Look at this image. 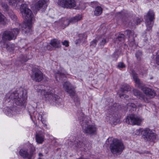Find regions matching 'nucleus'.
Masks as SVG:
<instances>
[{
	"mask_svg": "<svg viewBox=\"0 0 159 159\" xmlns=\"http://www.w3.org/2000/svg\"><path fill=\"white\" fill-rule=\"evenodd\" d=\"M142 55V52L140 51H138L135 54V56L138 60H140Z\"/></svg>",
	"mask_w": 159,
	"mask_h": 159,
	"instance_id": "nucleus-28",
	"label": "nucleus"
},
{
	"mask_svg": "<svg viewBox=\"0 0 159 159\" xmlns=\"http://www.w3.org/2000/svg\"><path fill=\"white\" fill-rule=\"evenodd\" d=\"M63 88L71 97L75 96V88L69 82L66 81L63 84Z\"/></svg>",
	"mask_w": 159,
	"mask_h": 159,
	"instance_id": "nucleus-10",
	"label": "nucleus"
},
{
	"mask_svg": "<svg viewBox=\"0 0 159 159\" xmlns=\"http://www.w3.org/2000/svg\"><path fill=\"white\" fill-rule=\"evenodd\" d=\"M133 92L134 94L136 96L138 97L139 98L141 99H143V101L146 102H148L147 98H146L144 96H143L142 94H140V92L136 89H134L133 90Z\"/></svg>",
	"mask_w": 159,
	"mask_h": 159,
	"instance_id": "nucleus-16",
	"label": "nucleus"
},
{
	"mask_svg": "<svg viewBox=\"0 0 159 159\" xmlns=\"http://www.w3.org/2000/svg\"><path fill=\"white\" fill-rule=\"evenodd\" d=\"M19 32V30L17 28L11 30L10 31L5 32L3 33L2 39L0 42L1 46L4 47L6 45L7 48V41L15 39Z\"/></svg>",
	"mask_w": 159,
	"mask_h": 159,
	"instance_id": "nucleus-4",
	"label": "nucleus"
},
{
	"mask_svg": "<svg viewBox=\"0 0 159 159\" xmlns=\"http://www.w3.org/2000/svg\"><path fill=\"white\" fill-rule=\"evenodd\" d=\"M156 63L159 65V54L157 55L156 57Z\"/></svg>",
	"mask_w": 159,
	"mask_h": 159,
	"instance_id": "nucleus-37",
	"label": "nucleus"
},
{
	"mask_svg": "<svg viewBox=\"0 0 159 159\" xmlns=\"http://www.w3.org/2000/svg\"><path fill=\"white\" fill-rule=\"evenodd\" d=\"M141 132L148 140H153L156 138V136L154 132L149 129H139V130Z\"/></svg>",
	"mask_w": 159,
	"mask_h": 159,
	"instance_id": "nucleus-9",
	"label": "nucleus"
},
{
	"mask_svg": "<svg viewBox=\"0 0 159 159\" xmlns=\"http://www.w3.org/2000/svg\"><path fill=\"white\" fill-rule=\"evenodd\" d=\"M143 120V119L141 116L132 114L126 117L125 121L128 124L140 125Z\"/></svg>",
	"mask_w": 159,
	"mask_h": 159,
	"instance_id": "nucleus-5",
	"label": "nucleus"
},
{
	"mask_svg": "<svg viewBox=\"0 0 159 159\" xmlns=\"http://www.w3.org/2000/svg\"><path fill=\"white\" fill-rule=\"evenodd\" d=\"M145 24L147 29L148 30H150L153 25V20L145 19Z\"/></svg>",
	"mask_w": 159,
	"mask_h": 159,
	"instance_id": "nucleus-20",
	"label": "nucleus"
},
{
	"mask_svg": "<svg viewBox=\"0 0 159 159\" xmlns=\"http://www.w3.org/2000/svg\"><path fill=\"white\" fill-rule=\"evenodd\" d=\"M87 117H88L86 116H84L83 118V119L82 120L83 121H85L86 120V119H87Z\"/></svg>",
	"mask_w": 159,
	"mask_h": 159,
	"instance_id": "nucleus-40",
	"label": "nucleus"
},
{
	"mask_svg": "<svg viewBox=\"0 0 159 159\" xmlns=\"http://www.w3.org/2000/svg\"><path fill=\"white\" fill-rule=\"evenodd\" d=\"M125 67V65L122 62H119L117 65V67L119 69H123Z\"/></svg>",
	"mask_w": 159,
	"mask_h": 159,
	"instance_id": "nucleus-30",
	"label": "nucleus"
},
{
	"mask_svg": "<svg viewBox=\"0 0 159 159\" xmlns=\"http://www.w3.org/2000/svg\"><path fill=\"white\" fill-rule=\"evenodd\" d=\"M79 20V16H77L70 19H67L66 18H62L60 20L59 23L61 26L65 27L68 26L70 23H74Z\"/></svg>",
	"mask_w": 159,
	"mask_h": 159,
	"instance_id": "nucleus-8",
	"label": "nucleus"
},
{
	"mask_svg": "<svg viewBox=\"0 0 159 159\" xmlns=\"http://www.w3.org/2000/svg\"><path fill=\"white\" fill-rule=\"evenodd\" d=\"M20 10L23 18L26 20L23 25L24 27L22 30L25 33L30 32L32 31V24L34 21V15L25 4L21 5Z\"/></svg>",
	"mask_w": 159,
	"mask_h": 159,
	"instance_id": "nucleus-1",
	"label": "nucleus"
},
{
	"mask_svg": "<svg viewBox=\"0 0 159 159\" xmlns=\"http://www.w3.org/2000/svg\"><path fill=\"white\" fill-rule=\"evenodd\" d=\"M41 121H42V122L43 123V124H44V123H45V120H43L42 119V115H41Z\"/></svg>",
	"mask_w": 159,
	"mask_h": 159,
	"instance_id": "nucleus-41",
	"label": "nucleus"
},
{
	"mask_svg": "<svg viewBox=\"0 0 159 159\" xmlns=\"http://www.w3.org/2000/svg\"><path fill=\"white\" fill-rule=\"evenodd\" d=\"M98 44L101 47L104 46L106 43V41L105 39H100L98 40Z\"/></svg>",
	"mask_w": 159,
	"mask_h": 159,
	"instance_id": "nucleus-29",
	"label": "nucleus"
},
{
	"mask_svg": "<svg viewBox=\"0 0 159 159\" xmlns=\"http://www.w3.org/2000/svg\"><path fill=\"white\" fill-rule=\"evenodd\" d=\"M11 18L13 20H15L16 19V16L14 15H12V16H11Z\"/></svg>",
	"mask_w": 159,
	"mask_h": 159,
	"instance_id": "nucleus-38",
	"label": "nucleus"
},
{
	"mask_svg": "<svg viewBox=\"0 0 159 159\" xmlns=\"http://www.w3.org/2000/svg\"><path fill=\"white\" fill-rule=\"evenodd\" d=\"M98 41H97L96 40H93L90 43V45L93 47H95L96 45L97 42Z\"/></svg>",
	"mask_w": 159,
	"mask_h": 159,
	"instance_id": "nucleus-32",
	"label": "nucleus"
},
{
	"mask_svg": "<svg viewBox=\"0 0 159 159\" xmlns=\"http://www.w3.org/2000/svg\"><path fill=\"white\" fill-rule=\"evenodd\" d=\"M75 43L76 44H77L78 43V42L75 41Z\"/></svg>",
	"mask_w": 159,
	"mask_h": 159,
	"instance_id": "nucleus-48",
	"label": "nucleus"
},
{
	"mask_svg": "<svg viewBox=\"0 0 159 159\" xmlns=\"http://www.w3.org/2000/svg\"><path fill=\"white\" fill-rule=\"evenodd\" d=\"M111 140L109 147L111 152L117 155L120 154L125 148L123 142L117 139H113Z\"/></svg>",
	"mask_w": 159,
	"mask_h": 159,
	"instance_id": "nucleus-3",
	"label": "nucleus"
},
{
	"mask_svg": "<svg viewBox=\"0 0 159 159\" xmlns=\"http://www.w3.org/2000/svg\"><path fill=\"white\" fill-rule=\"evenodd\" d=\"M102 11V8L100 6H98L95 8L94 11V14L96 16L100 15Z\"/></svg>",
	"mask_w": 159,
	"mask_h": 159,
	"instance_id": "nucleus-22",
	"label": "nucleus"
},
{
	"mask_svg": "<svg viewBox=\"0 0 159 159\" xmlns=\"http://www.w3.org/2000/svg\"><path fill=\"white\" fill-rule=\"evenodd\" d=\"M142 89L146 96L150 98H152L155 96V93L154 91L151 89L146 87L142 88Z\"/></svg>",
	"mask_w": 159,
	"mask_h": 159,
	"instance_id": "nucleus-15",
	"label": "nucleus"
},
{
	"mask_svg": "<svg viewBox=\"0 0 159 159\" xmlns=\"http://www.w3.org/2000/svg\"><path fill=\"white\" fill-rule=\"evenodd\" d=\"M62 43L63 45L65 46L66 47H68L69 46V42L66 40H65L62 42Z\"/></svg>",
	"mask_w": 159,
	"mask_h": 159,
	"instance_id": "nucleus-36",
	"label": "nucleus"
},
{
	"mask_svg": "<svg viewBox=\"0 0 159 159\" xmlns=\"http://www.w3.org/2000/svg\"><path fill=\"white\" fill-rule=\"evenodd\" d=\"M119 53V52H115L114 53L113 55V60L116 61L117 59V58L119 57V56L118 55V54Z\"/></svg>",
	"mask_w": 159,
	"mask_h": 159,
	"instance_id": "nucleus-31",
	"label": "nucleus"
},
{
	"mask_svg": "<svg viewBox=\"0 0 159 159\" xmlns=\"http://www.w3.org/2000/svg\"><path fill=\"white\" fill-rule=\"evenodd\" d=\"M57 4L62 7L69 8L74 7L76 5L74 0H58Z\"/></svg>",
	"mask_w": 159,
	"mask_h": 159,
	"instance_id": "nucleus-7",
	"label": "nucleus"
},
{
	"mask_svg": "<svg viewBox=\"0 0 159 159\" xmlns=\"http://www.w3.org/2000/svg\"><path fill=\"white\" fill-rule=\"evenodd\" d=\"M155 19V14L153 11H149L146 16L145 19L153 20Z\"/></svg>",
	"mask_w": 159,
	"mask_h": 159,
	"instance_id": "nucleus-19",
	"label": "nucleus"
},
{
	"mask_svg": "<svg viewBox=\"0 0 159 159\" xmlns=\"http://www.w3.org/2000/svg\"><path fill=\"white\" fill-rule=\"evenodd\" d=\"M37 92L40 93L42 95L44 96L46 98H48L49 100H56L58 98V96L55 94L54 90L53 89H49L46 92L43 89H38Z\"/></svg>",
	"mask_w": 159,
	"mask_h": 159,
	"instance_id": "nucleus-6",
	"label": "nucleus"
},
{
	"mask_svg": "<svg viewBox=\"0 0 159 159\" xmlns=\"http://www.w3.org/2000/svg\"><path fill=\"white\" fill-rule=\"evenodd\" d=\"M39 68L38 66H35L34 68H33V70H39Z\"/></svg>",
	"mask_w": 159,
	"mask_h": 159,
	"instance_id": "nucleus-44",
	"label": "nucleus"
},
{
	"mask_svg": "<svg viewBox=\"0 0 159 159\" xmlns=\"http://www.w3.org/2000/svg\"><path fill=\"white\" fill-rule=\"evenodd\" d=\"M30 76L33 80L37 82L41 81L43 77L42 73L39 70H33Z\"/></svg>",
	"mask_w": 159,
	"mask_h": 159,
	"instance_id": "nucleus-11",
	"label": "nucleus"
},
{
	"mask_svg": "<svg viewBox=\"0 0 159 159\" xmlns=\"http://www.w3.org/2000/svg\"><path fill=\"white\" fill-rule=\"evenodd\" d=\"M43 124V126L44 127H46V128H47V125L46 124H45V123H44Z\"/></svg>",
	"mask_w": 159,
	"mask_h": 159,
	"instance_id": "nucleus-46",
	"label": "nucleus"
},
{
	"mask_svg": "<svg viewBox=\"0 0 159 159\" xmlns=\"http://www.w3.org/2000/svg\"><path fill=\"white\" fill-rule=\"evenodd\" d=\"M133 79L135 83V85L137 87H139L140 86L141 82L137 78V76L136 74H133Z\"/></svg>",
	"mask_w": 159,
	"mask_h": 159,
	"instance_id": "nucleus-24",
	"label": "nucleus"
},
{
	"mask_svg": "<svg viewBox=\"0 0 159 159\" xmlns=\"http://www.w3.org/2000/svg\"><path fill=\"white\" fill-rule=\"evenodd\" d=\"M50 44L53 47L55 48H58L60 47V43L59 41L56 39L51 40Z\"/></svg>",
	"mask_w": 159,
	"mask_h": 159,
	"instance_id": "nucleus-18",
	"label": "nucleus"
},
{
	"mask_svg": "<svg viewBox=\"0 0 159 159\" xmlns=\"http://www.w3.org/2000/svg\"><path fill=\"white\" fill-rule=\"evenodd\" d=\"M48 1V0H39L35 4V9L39 10L41 8H46Z\"/></svg>",
	"mask_w": 159,
	"mask_h": 159,
	"instance_id": "nucleus-14",
	"label": "nucleus"
},
{
	"mask_svg": "<svg viewBox=\"0 0 159 159\" xmlns=\"http://www.w3.org/2000/svg\"><path fill=\"white\" fill-rule=\"evenodd\" d=\"M38 159H42L41 158H39Z\"/></svg>",
	"mask_w": 159,
	"mask_h": 159,
	"instance_id": "nucleus-52",
	"label": "nucleus"
},
{
	"mask_svg": "<svg viewBox=\"0 0 159 159\" xmlns=\"http://www.w3.org/2000/svg\"><path fill=\"white\" fill-rule=\"evenodd\" d=\"M92 7H93L98 5V3L97 2L93 1L91 2Z\"/></svg>",
	"mask_w": 159,
	"mask_h": 159,
	"instance_id": "nucleus-35",
	"label": "nucleus"
},
{
	"mask_svg": "<svg viewBox=\"0 0 159 159\" xmlns=\"http://www.w3.org/2000/svg\"><path fill=\"white\" fill-rule=\"evenodd\" d=\"M82 128L84 132L89 134H94L97 131V127L94 125L86 124L85 128L83 126Z\"/></svg>",
	"mask_w": 159,
	"mask_h": 159,
	"instance_id": "nucleus-12",
	"label": "nucleus"
},
{
	"mask_svg": "<svg viewBox=\"0 0 159 159\" xmlns=\"http://www.w3.org/2000/svg\"><path fill=\"white\" fill-rule=\"evenodd\" d=\"M74 102H75V104L76 106H77V105L78 106L79 104V101H77V100L76 99V98H75L74 99Z\"/></svg>",
	"mask_w": 159,
	"mask_h": 159,
	"instance_id": "nucleus-39",
	"label": "nucleus"
},
{
	"mask_svg": "<svg viewBox=\"0 0 159 159\" xmlns=\"http://www.w3.org/2000/svg\"><path fill=\"white\" fill-rule=\"evenodd\" d=\"M87 37V34L86 33H84L80 34V42H84Z\"/></svg>",
	"mask_w": 159,
	"mask_h": 159,
	"instance_id": "nucleus-27",
	"label": "nucleus"
},
{
	"mask_svg": "<svg viewBox=\"0 0 159 159\" xmlns=\"http://www.w3.org/2000/svg\"><path fill=\"white\" fill-rule=\"evenodd\" d=\"M120 98H122V96L121 95H120Z\"/></svg>",
	"mask_w": 159,
	"mask_h": 159,
	"instance_id": "nucleus-50",
	"label": "nucleus"
},
{
	"mask_svg": "<svg viewBox=\"0 0 159 159\" xmlns=\"http://www.w3.org/2000/svg\"><path fill=\"white\" fill-rule=\"evenodd\" d=\"M1 5L2 7L5 11H7L8 10V7L7 4L5 3H2Z\"/></svg>",
	"mask_w": 159,
	"mask_h": 159,
	"instance_id": "nucleus-34",
	"label": "nucleus"
},
{
	"mask_svg": "<svg viewBox=\"0 0 159 159\" xmlns=\"http://www.w3.org/2000/svg\"><path fill=\"white\" fill-rule=\"evenodd\" d=\"M66 77L65 75L62 72H61L60 71H58L56 74L55 78L57 81H59L58 78L59 80H62L64 78Z\"/></svg>",
	"mask_w": 159,
	"mask_h": 159,
	"instance_id": "nucleus-21",
	"label": "nucleus"
},
{
	"mask_svg": "<svg viewBox=\"0 0 159 159\" xmlns=\"http://www.w3.org/2000/svg\"><path fill=\"white\" fill-rule=\"evenodd\" d=\"M130 106H131L132 107H133V108H135L136 107V106L133 103H131V105Z\"/></svg>",
	"mask_w": 159,
	"mask_h": 159,
	"instance_id": "nucleus-42",
	"label": "nucleus"
},
{
	"mask_svg": "<svg viewBox=\"0 0 159 159\" xmlns=\"http://www.w3.org/2000/svg\"><path fill=\"white\" fill-rule=\"evenodd\" d=\"M85 7H84L83 8V9H84V8H85Z\"/></svg>",
	"mask_w": 159,
	"mask_h": 159,
	"instance_id": "nucleus-51",
	"label": "nucleus"
},
{
	"mask_svg": "<svg viewBox=\"0 0 159 159\" xmlns=\"http://www.w3.org/2000/svg\"><path fill=\"white\" fill-rule=\"evenodd\" d=\"M20 0H7L10 5L15 7L17 6L18 2Z\"/></svg>",
	"mask_w": 159,
	"mask_h": 159,
	"instance_id": "nucleus-23",
	"label": "nucleus"
},
{
	"mask_svg": "<svg viewBox=\"0 0 159 159\" xmlns=\"http://www.w3.org/2000/svg\"><path fill=\"white\" fill-rule=\"evenodd\" d=\"M19 153L20 155L24 158H27L28 159H31L33 155V153L30 152V153L28 152V150L25 149H21Z\"/></svg>",
	"mask_w": 159,
	"mask_h": 159,
	"instance_id": "nucleus-13",
	"label": "nucleus"
},
{
	"mask_svg": "<svg viewBox=\"0 0 159 159\" xmlns=\"http://www.w3.org/2000/svg\"><path fill=\"white\" fill-rule=\"evenodd\" d=\"M7 22L6 17L0 12V24H4Z\"/></svg>",
	"mask_w": 159,
	"mask_h": 159,
	"instance_id": "nucleus-25",
	"label": "nucleus"
},
{
	"mask_svg": "<svg viewBox=\"0 0 159 159\" xmlns=\"http://www.w3.org/2000/svg\"><path fill=\"white\" fill-rule=\"evenodd\" d=\"M35 150V148H33V151H34Z\"/></svg>",
	"mask_w": 159,
	"mask_h": 159,
	"instance_id": "nucleus-49",
	"label": "nucleus"
},
{
	"mask_svg": "<svg viewBox=\"0 0 159 159\" xmlns=\"http://www.w3.org/2000/svg\"><path fill=\"white\" fill-rule=\"evenodd\" d=\"M44 136L41 134H37L35 135V139L37 143H42L44 140Z\"/></svg>",
	"mask_w": 159,
	"mask_h": 159,
	"instance_id": "nucleus-17",
	"label": "nucleus"
},
{
	"mask_svg": "<svg viewBox=\"0 0 159 159\" xmlns=\"http://www.w3.org/2000/svg\"><path fill=\"white\" fill-rule=\"evenodd\" d=\"M47 48H48L49 50H52V48H51V49H50V48H49V46H48Z\"/></svg>",
	"mask_w": 159,
	"mask_h": 159,
	"instance_id": "nucleus-47",
	"label": "nucleus"
},
{
	"mask_svg": "<svg viewBox=\"0 0 159 159\" xmlns=\"http://www.w3.org/2000/svg\"><path fill=\"white\" fill-rule=\"evenodd\" d=\"M131 34V31L129 30H126L124 32L125 35H126L128 37H130Z\"/></svg>",
	"mask_w": 159,
	"mask_h": 159,
	"instance_id": "nucleus-33",
	"label": "nucleus"
},
{
	"mask_svg": "<svg viewBox=\"0 0 159 159\" xmlns=\"http://www.w3.org/2000/svg\"><path fill=\"white\" fill-rule=\"evenodd\" d=\"M129 86H126V88H125L124 89V90L125 91H128V90H129Z\"/></svg>",
	"mask_w": 159,
	"mask_h": 159,
	"instance_id": "nucleus-43",
	"label": "nucleus"
},
{
	"mask_svg": "<svg viewBox=\"0 0 159 159\" xmlns=\"http://www.w3.org/2000/svg\"><path fill=\"white\" fill-rule=\"evenodd\" d=\"M125 36L123 34H120L116 39L115 43H118L119 42H122L124 39Z\"/></svg>",
	"mask_w": 159,
	"mask_h": 159,
	"instance_id": "nucleus-26",
	"label": "nucleus"
},
{
	"mask_svg": "<svg viewBox=\"0 0 159 159\" xmlns=\"http://www.w3.org/2000/svg\"><path fill=\"white\" fill-rule=\"evenodd\" d=\"M39 156H43V155L41 153H39Z\"/></svg>",
	"mask_w": 159,
	"mask_h": 159,
	"instance_id": "nucleus-45",
	"label": "nucleus"
},
{
	"mask_svg": "<svg viewBox=\"0 0 159 159\" xmlns=\"http://www.w3.org/2000/svg\"><path fill=\"white\" fill-rule=\"evenodd\" d=\"M26 91L20 89L14 92L10 91L6 96V99L12 100L17 105H22L25 102L27 97Z\"/></svg>",
	"mask_w": 159,
	"mask_h": 159,
	"instance_id": "nucleus-2",
	"label": "nucleus"
}]
</instances>
